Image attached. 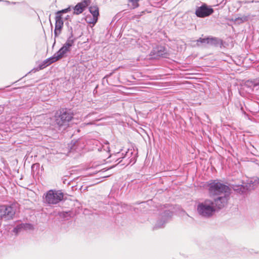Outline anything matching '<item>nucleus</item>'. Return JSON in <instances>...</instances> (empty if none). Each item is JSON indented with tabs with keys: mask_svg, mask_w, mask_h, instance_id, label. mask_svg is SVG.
<instances>
[{
	"mask_svg": "<svg viewBox=\"0 0 259 259\" xmlns=\"http://www.w3.org/2000/svg\"><path fill=\"white\" fill-rule=\"evenodd\" d=\"M172 216V212L169 210H165L163 212V214L162 216L163 221H158L157 222V224L154 226V229H158L162 228L164 226V224L166 222V221L171 218Z\"/></svg>",
	"mask_w": 259,
	"mask_h": 259,
	"instance_id": "nucleus-13",
	"label": "nucleus"
},
{
	"mask_svg": "<svg viewBox=\"0 0 259 259\" xmlns=\"http://www.w3.org/2000/svg\"><path fill=\"white\" fill-rule=\"evenodd\" d=\"M63 57L62 55L59 53L58 52H56L52 57L48 58L49 62L50 63V64H52L54 62H56L59 59H61Z\"/></svg>",
	"mask_w": 259,
	"mask_h": 259,
	"instance_id": "nucleus-19",
	"label": "nucleus"
},
{
	"mask_svg": "<svg viewBox=\"0 0 259 259\" xmlns=\"http://www.w3.org/2000/svg\"><path fill=\"white\" fill-rule=\"evenodd\" d=\"M105 150L107 152H109L110 151V148L109 147V143L107 141H106L105 142Z\"/></svg>",
	"mask_w": 259,
	"mask_h": 259,
	"instance_id": "nucleus-26",
	"label": "nucleus"
},
{
	"mask_svg": "<svg viewBox=\"0 0 259 259\" xmlns=\"http://www.w3.org/2000/svg\"><path fill=\"white\" fill-rule=\"evenodd\" d=\"M152 53L156 56L163 57L166 54V50L162 46H158L153 49Z\"/></svg>",
	"mask_w": 259,
	"mask_h": 259,
	"instance_id": "nucleus-15",
	"label": "nucleus"
},
{
	"mask_svg": "<svg viewBox=\"0 0 259 259\" xmlns=\"http://www.w3.org/2000/svg\"><path fill=\"white\" fill-rule=\"evenodd\" d=\"M122 160H124L125 162H124L122 165H128L131 163H135L136 162V156L133 155V149H128L124 155L121 157H119L116 161H118V163H121Z\"/></svg>",
	"mask_w": 259,
	"mask_h": 259,
	"instance_id": "nucleus-9",
	"label": "nucleus"
},
{
	"mask_svg": "<svg viewBox=\"0 0 259 259\" xmlns=\"http://www.w3.org/2000/svg\"><path fill=\"white\" fill-rule=\"evenodd\" d=\"M38 164H37V163L34 164L32 165V168H33L35 166H38Z\"/></svg>",
	"mask_w": 259,
	"mask_h": 259,
	"instance_id": "nucleus-27",
	"label": "nucleus"
},
{
	"mask_svg": "<svg viewBox=\"0 0 259 259\" xmlns=\"http://www.w3.org/2000/svg\"><path fill=\"white\" fill-rule=\"evenodd\" d=\"M89 11L92 15L93 17H87L86 20L90 24H95L97 22L99 15V8L97 6H91L89 8Z\"/></svg>",
	"mask_w": 259,
	"mask_h": 259,
	"instance_id": "nucleus-11",
	"label": "nucleus"
},
{
	"mask_svg": "<svg viewBox=\"0 0 259 259\" xmlns=\"http://www.w3.org/2000/svg\"><path fill=\"white\" fill-rule=\"evenodd\" d=\"M91 0H82L80 3L82 4V6L85 8L87 7L90 4Z\"/></svg>",
	"mask_w": 259,
	"mask_h": 259,
	"instance_id": "nucleus-23",
	"label": "nucleus"
},
{
	"mask_svg": "<svg viewBox=\"0 0 259 259\" xmlns=\"http://www.w3.org/2000/svg\"><path fill=\"white\" fill-rule=\"evenodd\" d=\"M111 73H110L109 76L111 75ZM108 76V75H106V76H105V77L104 78H105L106 77H107Z\"/></svg>",
	"mask_w": 259,
	"mask_h": 259,
	"instance_id": "nucleus-28",
	"label": "nucleus"
},
{
	"mask_svg": "<svg viewBox=\"0 0 259 259\" xmlns=\"http://www.w3.org/2000/svg\"><path fill=\"white\" fill-rule=\"evenodd\" d=\"M250 18V15H243L240 17H238L237 18H235L234 20V22L236 23H237L238 24L244 23L245 22H246L248 21V20Z\"/></svg>",
	"mask_w": 259,
	"mask_h": 259,
	"instance_id": "nucleus-16",
	"label": "nucleus"
},
{
	"mask_svg": "<svg viewBox=\"0 0 259 259\" xmlns=\"http://www.w3.org/2000/svg\"><path fill=\"white\" fill-rule=\"evenodd\" d=\"M63 196L61 191L50 190L45 195L44 201L49 204H56L63 199Z\"/></svg>",
	"mask_w": 259,
	"mask_h": 259,
	"instance_id": "nucleus-5",
	"label": "nucleus"
},
{
	"mask_svg": "<svg viewBox=\"0 0 259 259\" xmlns=\"http://www.w3.org/2000/svg\"><path fill=\"white\" fill-rule=\"evenodd\" d=\"M22 228L21 227V224L19 225H17L13 230V231L16 233H18L21 229H22Z\"/></svg>",
	"mask_w": 259,
	"mask_h": 259,
	"instance_id": "nucleus-25",
	"label": "nucleus"
},
{
	"mask_svg": "<svg viewBox=\"0 0 259 259\" xmlns=\"http://www.w3.org/2000/svg\"><path fill=\"white\" fill-rule=\"evenodd\" d=\"M69 36L64 45L58 51L62 57L69 52L71 50V47L73 46L75 38L73 36V30L72 27L68 28Z\"/></svg>",
	"mask_w": 259,
	"mask_h": 259,
	"instance_id": "nucleus-7",
	"label": "nucleus"
},
{
	"mask_svg": "<svg viewBox=\"0 0 259 259\" xmlns=\"http://www.w3.org/2000/svg\"><path fill=\"white\" fill-rule=\"evenodd\" d=\"M85 9L86 8L82 6V4L79 3L74 8V14L79 15L82 13Z\"/></svg>",
	"mask_w": 259,
	"mask_h": 259,
	"instance_id": "nucleus-17",
	"label": "nucleus"
},
{
	"mask_svg": "<svg viewBox=\"0 0 259 259\" xmlns=\"http://www.w3.org/2000/svg\"><path fill=\"white\" fill-rule=\"evenodd\" d=\"M120 155H121V154H120V153H117V156L118 157H119V156H120Z\"/></svg>",
	"mask_w": 259,
	"mask_h": 259,
	"instance_id": "nucleus-29",
	"label": "nucleus"
},
{
	"mask_svg": "<svg viewBox=\"0 0 259 259\" xmlns=\"http://www.w3.org/2000/svg\"><path fill=\"white\" fill-rule=\"evenodd\" d=\"M245 85L249 88L251 91L257 90H258L259 78L253 80H247L245 82Z\"/></svg>",
	"mask_w": 259,
	"mask_h": 259,
	"instance_id": "nucleus-14",
	"label": "nucleus"
},
{
	"mask_svg": "<svg viewBox=\"0 0 259 259\" xmlns=\"http://www.w3.org/2000/svg\"><path fill=\"white\" fill-rule=\"evenodd\" d=\"M50 65V63L49 62V60H48V59H47L45 60L40 64H39L38 66L36 69H35V71H38L39 70H41V69L46 68V67ZM33 70H34V69H33L32 71H33Z\"/></svg>",
	"mask_w": 259,
	"mask_h": 259,
	"instance_id": "nucleus-20",
	"label": "nucleus"
},
{
	"mask_svg": "<svg viewBox=\"0 0 259 259\" xmlns=\"http://www.w3.org/2000/svg\"><path fill=\"white\" fill-rule=\"evenodd\" d=\"M73 114L67 109H62L56 116L55 122L59 126L66 125L72 119Z\"/></svg>",
	"mask_w": 259,
	"mask_h": 259,
	"instance_id": "nucleus-6",
	"label": "nucleus"
},
{
	"mask_svg": "<svg viewBox=\"0 0 259 259\" xmlns=\"http://www.w3.org/2000/svg\"><path fill=\"white\" fill-rule=\"evenodd\" d=\"M7 3H9L10 2L9 1H6Z\"/></svg>",
	"mask_w": 259,
	"mask_h": 259,
	"instance_id": "nucleus-30",
	"label": "nucleus"
},
{
	"mask_svg": "<svg viewBox=\"0 0 259 259\" xmlns=\"http://www.w3.org/2000/svg\"><path fill=\"white\" fill-rule=\"evenodd\" d=\"M139 0H129L133 4V8H135L138 7V2Z\"/></svg>",
	"mask_w": 259,
	"mask_h": 259,
	"instance_id": "nucleus-24",
	"label": "nucleus"
},
{
	"mask_svg": "<svg viewBox=\"0 0 259 259\" xmlns=\"http://www.w3.org/2000/svg\"><path fill=\"white\" fill-rule=\"evenodd\" d=\"M230 194H226L225 195L216 196L217 198H214L213 200H212L215 210L217 208H223L227 205L228 200L230 199Z\"/></svg>",
	"mask_w": 259,
	"mask_h": 259,
	"instance_id": "nucleus-8",
	"label": "nucleus"
},
{
	"mask_svg": "<svg viewBox=\"0 0 259 259\" xmlns=\"http://www.w3.org/2000/svg\"><path fill=\"white\" fill-rule=\"evenodd\" d=\"M213 12V10L212 8H208L204 4L196 9L195 14L198 17L204 18L210 15Z\"/></svg>",
	"mask_w": 259,
	"mask_h": 259,
	"instance_id": "nucleus-10",
	"label": "nucleus"
},
{
	"mask_svg": "<svg viewBox=\"0 0 259 259\" xmlns=\"http://www.w3.org/2000/svg\"><path fill=\"white\" fill-rule=\"evenodd\" d=\"M70 11V8H68L62 10L61 11H58L56 13V14L57 15H60L61 16H62V13H67L68 12H69Z\"/></svg>",
	"mask_w": 259,
	"mask_h": 259,
	"instance_id": "nucleus-22",
	"label": "nucleus"
},
{
	"mask_svg": "<svg viewBox=\"0 0 259 259\" xmlns=\"http://www.w3.org/2000/svg\"><path fill=\"white\" fill-rule=\"evenodd\" d=\"M213 38H209V37L204 38H199L198 39H197L196 40L197 45L198 46H199V43L205 44H212L213 43Z\"/></svg>",
	"mask_w": 259,
	"mask_h": 259,
	"instance_id": "nucleus-18",
	"label": "nucleus"
},
{
	"mask_svg": "<svg viewBox=\"0 0 259 259\" xmlns=\"http://www.w3.org/2000/svg\"><path fill=\"white\" fill-rule=\"evenodd\" d=\"M259 183V179L257 177H253L247 180L246 183H242L240 185H233V190L240 194H243L246 191H250L254 189Z\"/></svg>",
	"mask_w": 259,
	"mask_h": 259,
	"instance_id": "nucleus-3",
	"label": "nucleus"
},
{
	"mask_svg": "<svg viewBox=\"0 0 259 259\" xmlns=\"http://www.w3.org/2000/svg\"><path fill=\"white\" fill-rule=\"evenodd\" d=\"M55 28L54 30L55 37H58L61 33L63 26V21L62 16L56 14L55 16Z\"/></svg>",
	"mask_w": 259,
	"mask_h": 259,
	"instance_id": "nucleus-12",
	"label": "nucleus"
},
{
	"mask_svg": "<svg viewBox=\"0 0 259 259\" xmlns=\"http://www.w3.org/2000/svg\"><path fill=\"white\" fill-rule=\"evenodd\" d=\"M197 210L200 215L206 218L211 217L216 211L213 201L209 199L199 202L197 206Z\"/></svg>",
	"mask_w": 259,
	"mask_h": 259,
	"instance_id": "nucleus-2",
	"label": "nucleus"
},
{
	"mask_svg": "<svg viewBox=\"0 0 259 259\" xmlns=\"http://www.w3.org/2000/svg\"><path fill=\"white\" fill-rule=\"evenodd\" d=\"M21 227L22 229L25 230H32L33 229V225L28 223L21 224Z\"/></svg>",
	"mask_w": 259,
	"mask_h": 259,
	"instance_id": "nucleus-21",
	"label": "nucleus"
},
{
	"mask_svg": "<svg viewBox=\"0 0 259 259\" xmlns=\"http://www.w3.org/2000/svg\"><path fill=\"white\" fill-rule=\"evenodd\" d=\"M208 193L210 197L220 195L230 194L231 189L229 186L221 183L219 181L211 180L208 184Z\"/></svg>",
	"mask_w": 259,
	"mask_h": 259,
	"instance_id": "nucleus-1",
	"label": "nucleus"
},
{
	"mask_svg": "<svg viewBox=\"0 0 259 259\" xmlns=\"http://www.w3.org/2000/svg\"><path fill=\"white\" fill-rule=\"evenodd\" d=\"M16 211L15 204L0 206V220L8 221L13 219Z\"/></svg>",
	"mask_w": 259,
	"mask_h": 259,
	"instance_id": "nucleus-4",
	"label": "nucleus"
}]
</instances>
